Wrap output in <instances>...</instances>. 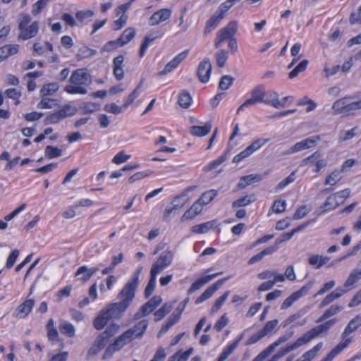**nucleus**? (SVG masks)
Segmentation results:
<instances>
[{"label":"nucleus","instance_id":"15","mask_svg":"<svg viewBox=\"0 0 361 361\" xmlns=\"http://www.w3.org/2000/svg\"><path fill=\"white\" fill-rule=\"evenodd\" d=\"M172 14L171 8H164L154 12L149 18L150 26H157L168 20Z\"/></svg>","mask_w":361,"mask_h":361},{"label":"nucleus","instance_id":"23","mask_svg":"<svg viewBox=\"0 0 361 361\" xmlns=\"http://www.w3.org/2000/svg\"><path fill=\"white\" fill-rule=\"evenodd\" d=\"M360 326H361V319H360L358 317L355 316L348 322L343 332L342 333L341 341L350 339L351 342L352 338L348 337V336L356 331Z\"/></svg>","mask_w":361,"mask_h":361},{"label":"nucleus","instance_id":"37","mask_svg":"<svg viewBox=\"0 0 361 361\" xmlns=\"http://www.w3.org/2000/svg\"><path fill=\"white\" fill-rule=\"evenodd\" d=\"M330 260V257L319 255H312L308 258L309 264L315 269H319Z\"/></svg>","mask_w":361,"mask_h":361},{"label":"nucleus","instance_id":"27","mask_svg":"<svg viewBox=\"0 0 361 361\" xmlns=\"http://www.w3.org/2000/svg\"><path fill=\"white\" fill-rule=\"evenodd\" d=\"M110 319H111L104 308L99 311L97 316L94 319L93 326L97 330H102L107 324Z\"/></svg>","mask_w":361,"mask_h":361},{"label":"nucleus","instance_id":"51","mask_svg":"<svg viewBox=\"0 0 361 361\" xmlns=\"http://www.w3.org/2000/svg\"><path fill=\"white\" fill-rule=\"evenodd\" d=\"M218 195V191L216 190H209L205 191L202 194L200 197L198 199L204 205L208 204L211 202Z\"/></svg>","mask_w":361,"mask_h":361},{"label":"nucleus","instance_id":"22","mask_svg":"<svg viewBox=\"0 0 361 361\" xmlns=\"http://www.w3.org/2000/svg\"><path fill=\"white\" fill-rule=\"evenodd\" d=\"M188 51H183L175 56L165 66L164 69L160 72V75H166L175 69L188 56Z\"/></svg>","mask_w":361,"mask_h":361},{"label":"nucleus","instance_id":"1","mask_svg":"<svg viewBox=\"0 0 361 361\" xmlns=\"http://www.w3.org/2000/svg\"><path fill=\"white\" fill-rule=\"evenodd\" d=\"M70 84L64 87V91L70 94H85L86 86L91 83V76L85 68L74 71L69 79Z\"/></svg>","mask_w":361,"mask_h":361},{"label":"nucleus","instance_id":"16","mask_svg":"<svg viewBox=\"0 0 361 361\" xmlns=\"http://www.w3.org/2000/svg\"><path fill=\"white\" fill-rule=\"evenodd\" d=\"M228 279L229 277L219 279L208 287L204 293L196 299L195 303L198 305L210 298Z\"/></svg>","mask_w":361,"mask_h":361},{"label":"nucleus","instance_id":"64","mask_svg":"<svg viewBox=\"0 0 361 361\" xmlns=\"http://www.w3.org/2000/svg\"><path fill=\"white\" fill-rule=\"evenodd\" d=\"M286 200H276L274 202L272 205V210L276 214H281L285 212L286 208Z\"/></svg>","mask_w":361,"mask_h":361},{"label":"nucleus","instance_id":"9","mask_svg":"<svg viewBox=\"0 0 361 361\" xmlns=\"http://www.w3.org/2000/svg\"><path fill=\"white\" fill-rule=\"evenodd\" d=\"M302 166H308L313 173H318L327 165V161L320 158V152L317 151L302 160Z\"/></svg>","mask_w":361,"mask_h":361},{"label":"nucleus","instance_id":"50","mask_svg":"<svg viewBox=\"0 0 361 361\" xmlns=\"http://www.w3.org/2000/svg\"><path fill=\"white\" fill-rule=\"evenodd\" d=\"M361 279V270L355 269L353 270L348 279H346L344 287L348 288L349 287L353 286L358 280Z\"/></svg>","mask_w":361,"mask_h":361},{"label":"nucleus","instance_id":"10","mask_svg":"<svg viewBox=\"0 0 361 361\" xmlns=\"http://www.w3.org/2000/svg\"><path fill=\"white\" fill-rule=\"evenodd\" d=\"M318 140L319 137L317 136L302 140L300 142H296L295 145H293L287 150H286L283 154L285 155H288L312 148L317 145Z\"/></svg>","mask_w":361,"mask_h":361},{"label":"nucleus","instance_id":"63","mask_svg":"<svg viewBox=\"0 0 361 361\" xmlns=\"http://www.w3.org/2000/svg\"><path fill=\"white\" fill-rule=\"evenodd\" d=\"M142 91V83H140L128 96L127 101L123 104V107L126 109L131 104L134 100L140 95Z\"/></svg>","mask_w":361,"mask_h":361},{"label":"nucleus","instance_id":"6","mask_svg":"<svg viewBox=\"0 0 361 361\" xmlns=\"http://www.w3.org/2000/svg\"><path fill=\"white\" fill-rule=\"evenodd\" d=\"M137 287V285L128 281L118 295V298L120 300L119 302L126 309H128L135 298Z\"/></svg>","mask_w":361,"mask_h":361},{"label":"nucleus","instance_id":"44","mask_svg":"<svg viewBox=\"0 0 361 361\" xmlns=\"http://www.w3.org/2000/svg\"><path fill=\"white\" fill-rule=\"evenodd\" d=\"M179 321V316H171L168 318L166 322L162 326L158 333V338H161L162 335L166 333L169 329Z\"/></svg>","mask_w":361,"mask_h":361},{"label":"nucleus","instance_id":"39","mask_svg":"<svg viewBox=\"0 0 361 361\" xmlns=\"http://www.w3.org/2000/svg\"><path fill=\"white\" fill-rule=\"evenodd\" d=\"M343 307L342 306H339L338 305H332L330 306L324 314L318 319L317 322H323L328 318L333 317L343 310Z\"/></svg>","mask_w":361,"mask_h":361},{"label":"nucleus","instance_id":"14","mask_svg":"<svg viewBox=\"0 0 361 361\" xmlns=\"http://www.w3.org/2000/svg\"><path fill=\"white\" fill-rule=\"evenodd\" d=\"M212 66L209 59L202 60L198 65L197 75L200 81L202 83H207L210 79Z\"/></svg>","mask_w":361,"mask_h":361},{"label":"nucleus","instance_id":"33","mask_svg":"<svg viewBox=\"0 0 361 361\" xmlns=\"http://www.w3.org/2000/svg\"><path fill=\"white\" fill-rule=\"evenodd\" d=\"M35 302L29 299L20 304L16 309V316L20 318L25 317L32 310Z\"/></svg>","mask_w":361,"mask_h":361},{"label":"nucleus","instance_id":"7","mask_svg":"<svg viewBox=\"0 0 361 361\" xmlns=\"http://www.w3.org/2000/svg\"><path fill=\"white\" fill-rule=\"evenodd\" d=\"M293 335V331L286 333L277 338L274 343L263 350L252 361H264L281 344L288 341Z\"/></svg>","mask_w":361,"mask_h":361},{"label":"nucleus","instance_id":"8","mask_svg":"<svg viewBox=\"0 0 361 361\" xmlns=\"http://www.w3.org/2000/svg\"><path fill=\"white\" fill-rule=\"evenodd\" d=\"M162 302V298L159 295H155L148 300L145 304L141 306L139 311L134 314V319L138 320L142 317L149 315Z\"/></svg>","mask_w":361,"mask_h":361},{"label":"nucleus","instance_id":"53","mask_svg":"<svg viewBox=\"0 0 361 361\" xmlns=\"http://www.w3.org/2000/svg\"><path fill=\"white\" fill-rule=\"evenodd\" d=\"M255 200L253 195H245L232 203L233 208H239L249 205Z\"/></svg>","mask_w":361,"mask_h":361},{"label":"nucleus","instance_id":"19","mask_svg":"<svg viewBox=\"0 0 361 361\" xmlns=\"http://www.w3.org/2000/svg\"><path fill=\"white\" fill-rule=\"evenodd\" d=\"M18 39L27 40L37 35L39 31V24L37 21L32 22L30 25L20 30Z\"/></svg>","mask_w":361,"mask_h":361},{"label":"nucleus","instance_id":"38","mask_svg":"<svg viewBox=\"0 0 361 361\" xmlns=\"http://www.w3.org/2000/svg\"><path fill=\"white\" fill-rule=\"evenodd\" d=\"M135 35V30L133 27L126 28L122 35L118 38L120 47H123L130 42Z\"/></svg>","mask_w":361,"mask_h":361},{"label":"nucleus","instance_id":"40","mask_svg":"<svg viewBox=\"0 0 361 361\" xmlns=\"http://www.w3.org/2000/svg\"><path fill=\"white\" fill-rule=\"evenodd\" d=\"M59 329L63 334L68 337H73L75 334V326L66 320L60 321Z\"/></svg>","mask_w":361,"mask_h":361},{"label":"nucleus","instance_id":"4","mask_svg":"<svg viewBox=\"0 0 361 361\" xmlns=\"http://www.w3.org/2000/svg\"><path fill=\"white\" fill-rule=\"evenodd\" d=\"M250 98L247 99L244 103H243L237 109V114L244 111L245 109L249 108L251 106L255 105L257 103L264 104L265 97V88L262 85H258L255 87L251 93Z\"/></svg>","mask_w":361,"mask_h":361},{"label":"nucleus","instance_id":"32","mask_svg":"<svg viewBox=\"0 0 361 361\" xmlns=\"http://www.w3.org/2000/svg\"><path fill=\"white\" fill-rule=\"evenodd\" d=\"M351 97H346L338 99L332 106L333 110L338 114L346 115L348 106L349 100H351Z\"/></svg>","mask_w":361,"mask_h":361},{"label":"nucleus","instance_id":"3","mask_svg":"<svg viewBox=\"0 0 361 361\" xmlns=\"http://www.w3.org/2000/svg\"><path fill=\"white\" fill-rule=\"evenodd\" d=\"M238 22L233 20L228 23L226 26L220 29L216 33L214 42L215 47L219 48L225 40L234 38V35L238 30Z\"/></svg>","mask_w":361,"mask_h":361},{"label":"nucleus","instance_id":"56","mask_svg":"<svg viewBox=\"0 0 361 361\" xmlns=\"http://www.w3.org/2000/svg\"><path fill=\"white\" fill-rule=\"evenodd\" d=\"M157 38V36L154 35V34H150L145 37V39L141 44L140 52H139V55L140 57H142L145 55L150 43H152L153 41H154Z\"/></svg>","mask_w":361,"mask_h":361},{"label":"nucleus","instance_id":"52","mask_svg":"<svg viewBox=\"0 0 361 361\" xmlns=\"http://www.w3.org/2000/svg\"><path fill=\"white\" fill-rule=\"evenodd\" d=\"M269 141L268 138H258L253 140L250 145L247 147L248 150L252 154L259 150L262 146Z\"/></svg>","mask_w":361,"mask_h":361},{"label":"nucleus","instance_id":"26","mask_svg":"<svg viewBox=\"0 0 361 361\" xmlns=\"http://www.w3.org/2000/svg\"><path fill=\"white\" fill-rule=\"evenodd\" d=\"M196 187L192 186L185 189L180 195L176 197L171 202V204L177 210L183 207L189 200L188 192L193 190Z\"/></svg>","mask_w":361,"mask_h":361},{"label":"nucleus","instance_id":"29","mask_svg":"<svg viewBox=\"0 0 361 361\" xmlns=\"http://www.w3.org/2000/svg\"><path fill=\"white\" fill-rule=\"evenodd\" d=\"M348 291V289H343V288H337L330 294L327 295L322 301L319 305V307L322 308L329 304L334 302L335 300L341 298L343 294Z\"/></svg>","mask_w":361,"mask_h":361},{"label":"nucleus","instance_id":"21","mask_svg":"<svg viewBox=\"0 0 361 361\" xmlns=\"http://www.w3.org/2000/svg\"><path fill=\"white\" fill-rule=\"evenodd\" d=\"M98 271V267L89 268L87 266L83 265L78 269L75 276L78 277V279L81 281L86 282Z\"/></svg>","mask_w":361,"mask_h":361},{"label":"nucleus","instance_id":"47","mask_svg":"<svg viewBox=\"0 0 361 361\" xmlns=\"http://www.w3.org/2000/svg\"><path fill=\"white\" fill-rule=\"evenodd\" d=\"M76 111V109L70 104L63 105L57 110V112L59 113V116H61L62 120L67 117L75 115Z\"/></svg>","mask_w":361,"mask_h":361},{"label":"nucleus","instance_id":"12","mask_svg":"<svg viewBox=\"0 0 361 361\" xmlns=\"http://www.w3.org/2000/svg\"><path fill=\"white\" fill-rule=\"evenodd\" d=\"M247 330H244L239 334L234 341L228 343L222 350L216 361H225L238 347L240 341L243 339Z\"/></svg>","mask_w":361,"mask_h":361},{"label":"nucleus","instance_id":"42","mask_svg":"<svg viewBox=\"0 0 361 361\" xmlns=\"http://www.w3.org/2000/svg\"><path fill=\"white\" fill-rule=\"evenodd\" d=\"M59 87L57 82L45 84L40 90V95L42 97L53 95L59 90Z\"/></svg>","mask_w":361,"mask_h":361},{"label":"nucleus","instance_id":"17","mask_svg":"<svg viewBox=\"0 0 361 361\" xmlns=\"http://www.w3.org/2000/svg\"><path fill=\"white\" fill-rule=\"evenodd\" d=\"M111 319H119L122 317L126 308L119 302L109 304L105 308Z\"/></svg>","mask_w":361,"mask_h":361},{"label":"nucleus","instance_id":"35","mask_svg":"<svg viewBox=\"0 0 361 361\" xmlns=\"http://www.w3.org/2000/svg\"><path fill=\"white\" fill-rule=\"evenodd\" d=\"M18 44H7L0 48V61H4L9 56H13L18 52Z\"/></svg>","mask_w":361,"mask_h":361},{"label":"nucleus","instance_id":"61","mask_svg":"<svg viewBox=\"0 0 361 361\" xmlns=\"http://www.w3.org/2000/svg\"><path fill=\"white\" fill-rule=\"evenodd\" d=\"M212 226V225L210 222H206L192 226L191 231L192 233L197 234L204 233L210 230Z\"/></svg>","mask_w":361,"mask_h":361},{"label":"nucleus","instance_id":"41","mask_svg":"<svg viewBox=\"0 0 361 361\" xmlns=\"http://www.w3.org/2000/svg\"><path fill=\"white\" fill-rule=\"evenodd\" d=\"M193 348H190L185 351L178 350L169 358L168 361H187L193 353Z\"/></svg>","mask_w":361,"mask_h":361},{"label":"nucleus","instance_id":"59","mask_svg":"<svg viewBox=\"0 0 361 361\" xmlns=\"http://www.w3.org/2000/svg\"><path fill=\"white\" fill-rule=\"evenodd\" d=\"M301 49V44L300 43H295L293 44V46L291 47L290 49V54L292 56H293V59L292 61L288 65V68H291L295 63L300 59V56H298L300 51Z\"/></svg>","mask_w":361,"mask_h":361},{"label":"nucleus","instance_id":"28","mask_svg":"<svg viewBox=\"0 0 361 361\" xmlns=\"http://www.w3.org/2000/svg\"><path fill=\"white\" fill-rule=\"evenodd\" d=\"M212 128L211 122L206 123L204 126H192L190 128V133L196 137H204L208 135Z\"/></svg>","mask_w":361,"mask_h":361},{"label":"nucleus","instance_id":"43","mask_svg":"<svg viewBox=\"0 0 361 361\" xmlns=\"http://www.w3.org/2000/svg\"><path fill=\"white\" fill-rule=\"evenodd\" d=\"M172 309V304H164L158 310L154 313V321L159 322L167 314L171 311Z\"/></svg>","mask_w":361,"mask_h":361},{"label":"nucleus","instance_id":"25","mask_svg":"<svg viewBox=\"0 0 361 361\" xmlns=\"http://www.w3.org/2000/svg\"><path fill=\"white\" fill-rule=\"evenodd\" d=\"M123 62L124 57L122 55L115 57L113 60V73L117 80H121L124 78Z\"/></svg>","mask_w":361,"mask_h":361},{"label":"nucleus","instance_id":"11","mask_svg":"<svg viewBox=\"0 0 361 361\" xmlns=\"http://www.w3.org/2000/svg\"><path fill=\"white\" fill-rule=\"evenodd\" d=\"M312 286L313 282L310 281L303 286L300 290L293 293L283 301L281 306V309L286 310L291 307L295 301L298 300L300 298L306 295L312 288Z\"/></svg>","mask_w":361,"mask_h":361},{"label":"nucleus","instance_id":"49","mask_svg":"<svg viewBox=\"0 0 361 361\" xmlns=\"http://www.w3.org/2000/svg\"><path fill=\"white\" fill-rule=\"evenodd\" d=\"M230 295V291H226L221 297L218 298L211 308V313H216L224 304Z\"/></svg>","mask_w":361,"mask_h":361},{"label":"nucleus","instance_id":"34","mask_svg":"<svg viewBox=\"0 0 361 361\" xmlns=\"http://www.w3.org/2000/svg\"><path fill=\"white\" fill-rule=\"evenodd\" d=\"M350 343V340L348 339L341 341L331 352L321 361H332L334 358L338 355L343 349L348 346Z\"/></svg>","mask_w":361,"mask_h":361},{"label":"nucleus","instance_id":"13","mask_svg":"<svg viewBox=\"0 0 361 361\" xmlns=\"http://www.w3.org/2000/svg\"><path fill=\"white\" fill-rule=\"evenodd\" d=\"M336 322L337 319L336 318L331 319L305 333L304 335L308 343L322 333L329 331Z\"/></svg>","mask_w":361,"mask_h":361},{"label":"nucleus","instance_id":"54","mask_svg":"<svg viewBox=\"0 0 361 361\" xmlns=\"http://www.w3.org/2000/svg\"><path fill=\"white\" fill-rule=\"evenodd\" d=\"M192 101V97L188 92L183 91L180 94L178 104L182 108H188L191 105Z\"/></svg>","mask_w":361,"mask_h":361},{"label":"nucleus","instance_id":"36","mask_svg":"<svg viewBox=\"0 0 361 361\" xmlns=\"http://www.w3.org/2000/svg\"><path fill=\"white\" fill-rule=\"evenodd\" d=\"M263 179V176L261 174H250L240 178L238 187L240 188H245L253 183H257Z\"/></svg>","mask_w":361,"mask_h":361},{"label":"nucleus","instance_id":"5","mask_svg":"<svg viewBox=\"0 0 361 361\" xmlns=\"http://www.w3.org/2000/svg\"><path fill=\"white\" fill-rule=\"evenodd\" d=\"M134 340L131 333L128 330L118 336L106 349L105 354L111 355L113 353L121 350L124 346Z\"/></svg>","mask_w":361,"mask_h":361},{"label":"nucleus","instance_id":"45","mask_svg":"<svg viewBox=\"0 0 361 361\" xmlns=\"http://www.w3.org/2000/svg\"><path fill=\"white\" fill-rule=\"evenodd\" d=\"M342 173L338 170L332 171L327 176L325 180V185L334 186L342 179Z\"/></svg>","mask_w":361,"mask_h":361},{"label":"nucleus","instance_id":"58","mask_svg":"<svg viewBox=\"0 0 361 361\" xmlns=\"http://www.w3.org/2000/svg\"><path fill=\"white\" fill-rule=\"evenodd\" d=\"M307 64H308L307 60H306V59L302 60L301 62L299 63L298 65L296 66L295 68H294V69L293 71H291L289 73V75H288L289 78L290 79L295 78L300 73L304 71L307 68Z\"/></svg>","mask_w":361,"mask_h":361},{"label":"nucleus","instance_id":"46","mask_svg":"<svg viewBox=\"0 0 361 361\" xmlns=\"http://www.w3.org/2000/svg\"><path fill=\"white\" fill-rule=\"evenodd\" d=\"M62 154V149L58 147L48 145L44 149V157L52 159L60 157Z\"/></svg>","mask_w":361,"mask_h":361},{"label":"nucleus","instance_id":"48","mask_svg":"<svg viewBox=\"0 0 361 361\" xmlns=\"http://www.w3.org/2000/svg\"><path fill=\"white\" fill-rule=\"evenodd\" d=\"M47 337L49 341H55L58 339L59 332L56 327L54 326V322L52 319L48 321L47 324Z\"/></svg>","mask_w":361,"mask_h":361},{"label":"nucleus","instance_id":"2","mask_svg":"<svg viewBox=\"0 0 361 361\" xmlns=\"http://www.w3.org/2000/svg\"><path fill=\"white\" fill-rule=\"evenodd\" d=\"M174 258V252L165 250L159 256L157 260L152 266L150 274L157 276L159 273L169 267Z\"/></svg>","mask_w":361,"mask_h":361},{"label":"nucleus","instance_id":"60","mask_svg":"<svg viewBox=\"0 0 361 361\" xmlns=\"http://www.w3.org/2000/svg\"><path fill=\"white\" fill-rule=\"evenodd\" d=\"M97 54V51L92 49L88 47L84 46L81 47L77 54V56L80 59L90 58L94 56Z\"/></svg>","mask_w":361,"mask_h":361},{"label":"nucleus","instance_id":"62","mask_svg":"<svg viewBox=\"0 0 361 361\" xmlns=\"http://www.w3.org/2000/svg\"><path fill=\"white\" fill-rule=\"evenodd\" d=\"M157 283V276L150 274L149 281L145 288V297H149L154 292Z\"/></svg>","mask_w":361,"mask_h":361},{"label":"nucleus","instance_id":"24","mask_svg":"<svg viewBox=\"0 0 361 361\" xmlns=\"http://www.w3.org/2000/svg\"><path fill=\"white\" fill-rule=\"evenodd\" d=\"M148 321L147 319H142L135 324L132 328L128 329L131 333V336L134 339L141 338L148 326Z\"/></svg>","mask_w":361,"mask_h":361},{"label":"nucleus","instance_id":"31","mask_svg":"<svg viewBox=\"0 0 361 361\" xmlns=\"http://www.w3.org/2000/svg\"><path fill=\"white\" fill-rule=\"evenodd\" d=\"M224 18V16L222 14L216 11L214 15L207 21L204 33L207 35L216 29Z\"/></svg>","mask_w":361,"mask_h":361},{"label":"nucleus","instance_id":"57","mask_svg":"<svg viewBox=\"0 0 361 361\" xmlns=\"http://www.w3.org/2000/svg\"><path fill=\"white\" fill-rule=\"evenodd\" d=\"M279 320L273 319L267 322L264 326L261 329V331L264 334V336L274 332L278 326Z\"/></svg>","mask_w":361,"mask_h":361},{"label":"nucleus","instance_id":"55","mask_svg":"<svg viewBox=\"0 0 361 361\" xmlns=\"http://www.w3.org/2000/svg\"><path fill=\"white\" fill-rule=\"evenodd\" d=\"M228 57V51L224 49H220L215 54L216 64L219 67L222 68L225 66Z\"/></svg>","mask_w":361,"mask_h":361},{"label":"nucleus","instance_id":"30","mask_svg":"<svg viewBox=\"0 0 361 361\" xmlns=\"http://www.w3.org/2000/svg\"><path fill=\"white\" fill-rule=\"evenodd\" d=\"M308 343L307 338L303 334L302 336L299 337L294 342L287 344L285 347L280 349L281 354L283 355H287L290 352L296 350L297 348L301 347L303 345Z\"/></svg>","mask_w":361,"mask_h":361},{"label":"nucleus","instance_id":"20","mask_svg":"<svg viewBox=\"0 0 361 361\" xmlns=\"http://www.w3.org/2000/svg\"><path fill=\"white\" fill-rule=\"evenodd\" d=\"M264 104L276 109L284 107V102L279 100V95L274 90H265Z\"/></svg>","mask_w":361,"mask_h":361},{"label":"nucleus","instance_id":"18","mask_svg":"<svg viewBox=\"0 0 361 361\" xmlns=\"http://www.w3.org/2000/svg\"><path fill=\"white\" fill-rule=\"evenodd\" d=\"M341 204V202H339V200L338 199L336 195L334 193L326 198V200L325 202L323 204V205H322L317 210V213L318 215H322L328 211H331V210L336 209Z\"/></svg>","mask_w":361,"mask_h":361}]
</instances>
